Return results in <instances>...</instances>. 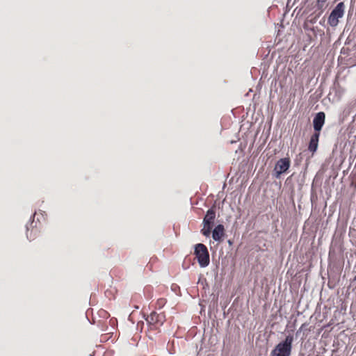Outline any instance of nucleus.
Segmentation results:
<instances>
[{"mask_svg": "<svg viewBox=\"0 0 356 356\" xmlns=\"http://www.w3.org/2000/svg\"><path fill=\"white\" fill-rule=\"evenodd\" d=\"M325 114L324 112H318L313 120L314 133L320 134L325 124Z\"/></svg>", "mask_w": 356, "mask_h": 356, "instance_id": "8", "label": "nucleus"}, {"mask_svg": "<svg viewBox=\"0 0 356 356\" xmlns=\"http://www.w3.org/2000/svg\"><path fill=\"white\" fill-rule=\"evenodd\" d=\"M195 255L201 267H205L209 264V254L207 248L202 243H198L195 247Z\"/></svg>", "mask_w": 356, "mask_h": 356, "instance_id": "2", "label": "nucleus"}, {"mask_svg": "<svg viewBox=\"0 0 356 356\" xmlns=\"http://www.w3.org/2000/svg\"><path fill=\"white\" fill-rule=\"evenodd\" d=\"M37 224L38 222L33 220L26 225V237L29 241H33L39 236L40 230Z\"/></svg>", "mask_w": 356, "mask_h": 356, "instance_id": "7", "label": "nucleus"}, {"mask_svg": "<svg viewBox=\"0 0 356 356\" xmlns=\"http://www.w3.org/2000/svg\"><path fill=\"white\" fill-rule=\"evenodd\" d=\"M215 218L216 211L213 208H211L207 211L203 219L204 227L201 229V233L204 236H209V235L211 234Z\"/></svg>", "mask_w": 356, "mask_h": 356, "instance_id": "3", "label": "nucleus"}, {"mask_svg": "<svg viewBox=\"0 0 356 356\" xmlns=\"http://www.w3.org/2000/svg\"><path fill=\"white\" fill-rule=\"evenodd\" d=\"M320 134L314 133L311 136L308 149L314 154L318 148V140H319Z\"/></svg>", "mask_w": 356, "mask_h": 356, "instance_id": "9", "label": "nucleus"}, {"mask_svg": "<svg viewBox=\"0 0 356 356\" xmlns=\"http://www.w3.org/2000/svg\"><path fill=\"white\" fill-rule=\"evenodd\" d=\"M290 165L291 161L289 157L279 159L277 161L274 168L275 172V177L278 178L282 173L286 172L289 168Z\"/></svg>", "mask_w": 356, "mask_h": 356, "instance_id": "6", "label": "nucleus"}, {"mask_svg": "<svg viewBox=\"0 0 356 356\" xmlns=\"http://www.w3.org/2000/svg\"><path fill=\"white\" fill-rule=\"evenodd\" d=\"M327 0H318V4L320 7H323Z\"/></svg>", "mask_w": 356, "mask_h": 356, "instance_id": "11", "label": "nucleus"}, {"mask_svg": "<svg viewBox=\"0 0 356 356\" xmlns=\"http://www.w3.org/2000/svg\"><path fill=\"white\" fill-rule=\"evenodd\" d=\"M225 235V228L222 225H218L212 232V237L216 241H220Z\"/></svg>", "mask_w": 356, "mask_h": 356, "instance_id": "10", "label": "nucleus"}, {"mask_svg": "<svg viewBox=\"0 0 356 356\" xmlns=\"http://www.w3.org/2000/svg\"><path fill=\"white\" fill-rule=\"evenodd\" d=\"M293 341V336L288 335L284 341L275 346L270 352V356H290Z\"/></svg>", "mask_w": 356, "mask_h": 356, "instance_id": "1", "label": "nucleus"}, {"mask_svg": "<svg viewBox=\"0 0 356 356\" xmlns=\"http://www.w3.org/2000/svg\"><path fill=\"white\" fill-rule=\"evenodd\" d=\"M355 280H356V276L355 277Z\"/></svg>", "mask_w": 356, "mask_h": 356, "instance_id": "12", "label": "nucleus"}, {"mask_svg": "<svg viewBox=\"0 0 356 356\" xmlns=\"http://www.w3.org/2000/svg\"><path fill=\"white\" fill-rule=\"evenodd\" d=\"M150 330H156L161 326L165 321L163 313L157 314L153 312L145 318Z\"/></svg>", "mask_w": 356, "mask_h": 356, "instance_id": "4", "label": "nucleus"}, {"mask_svg": "<svg viewBox=\"0 0 356 356\" xmlns=\"http://www.w3.org/2000/svg\"><path fill=\"white\" fill-rule=\"evenodd\" d=\"M345 5L343 2L339 3L331 12L328 17V24L331 26H336L339 23V19L343 16Z\"/></svg>", "mask_w": 356, "mask_h": 356, "instance_id": "5", "label": "nucleus"}]
</instances>
